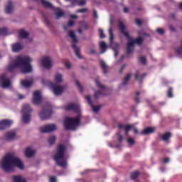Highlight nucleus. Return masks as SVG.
Here are the masks:
<instances>
[{
	"label": "nucleus",
	"mask_w": 182,
	"mask_h": 182,
	"mask_svg": "<svg viewBox=\"0 0 182 182\" xmlns=\"http://www.w3.org/2000/svg\"><path fill=\"white\" fill-rule=\"evenodd\" d=\"M167 97H169L171 99V97H173V87H169L167 90Z\"/></svg>",
	"instance_id": "nucleus-38"
},
{
	"label": "nucleus",
	"mask_w": 182,
	"mask_h": 182,
	"mask_svg": "<svg viewBox=\"0 0 182 182\" xmlns=\"http://www.w3.org/2000/svg\"><path fill=\"white\" fill-rule=\"evenodd\" d=\"M55 82H56L57 83H62V82L63 81V76L62 75V74H57L55 76Z\"/></svg>",
	"instance_id": "nucleus-33"
},
{
	"label": "nucleus",
	"mask_w": 182,
	"mask_h": 182,
	"mask_svg": "<svg viewBox=\"0 0 182 182\" xmlns=\"http://www.w3.org/2000/svg\"><path fill=\"white\" fill-rule=\"evenodd\" d=\"M65 110L67 112H70V110H73V112H75V113H80V107L77 104L70 103L66 106Z\"/></svg>",
	"instance_id": "nucleus-11"
},
{
	"label": "nucleus",
	"mask_w": 182,
	"mask_h": 182,
	"mask_svg": "<svg viewBox=\"0 0 182 182\" xmlns=\"http://www.w3.org/2000/svg\"><path fill=\"white\" fill-rule=\"evenodd\" d=\"M12 179L14 182H26V179L22 178L21 176H13Z\"/></svg>",
	"instance_id": "nucleus-29"
},
{
	"label": "nucleus",
	"mask_w": 182,
	"mask_h": 182,
	"mask_svg": "<svg viewBox=\"0 0 182 182\" xmlns=\"http://www.w3.org/2000/svg\"><path fill=\"white\" fill-rule=\"evenodd\" d=\"M156 32H157V33H159V35H164V33L166 31H164V29L159 28L156 29Z\"/></svg>",
	"instance_id": "nucleus-46"
},
{
	"label": "nucleus",
	"mask_w": 182,
	"mask_h": 182,
	"mask_svg": "<svg viewBox=\"0 0 182 182\" xmlns=\"http://www.w3.org/2000/svg\"><path fill=\"white\" fill-rule=\"evenodd\" d=\"M82 119V115L78 114L75 118L73 117H67L64 120V126L65 130H75L77 126L80 124V120Z\"/></svg>",
	"instance_id": "nucleus-5"
},
{
	"label": "nucleus",
	"mask_w": 182,
	"mask_h": 182,
	"mask_svg": "<svg viewBox=\"0 0 182 182\" xmlns=\"http://www.w3.org/2000/svg\"><path fill=\"white\" fill-rule=\"evenodd\" d=\"M73 25H75V21H70L68 22V26H73Z\"/></svg>",
	"instance_id": "nucleus-62"
},
{
	"label": "nucleus",
	"mask_w": 182,
	"mask_h": 182,
	"mask_svg": "<svg viewBox=\"0 0 182 182\" xmlns=\"http://www.w3.org/2000/svg\"><path fill=\"white\" fill-rule=\"evenodd\" d=\"M77 12L80 14H85V12H87V9H80L77 10Z\"/></svg>",
	"instance_id": "nucleus-49"
},
{
	"label": "nucleus",
	"mask_w": 182,
	"mask_h": 182,
	"mask_svg": "<svg viewBox=\"0 0 182 182\" xmlns=\"http://www.w3.org/2000/svg\"><path fill=\"white\" fill-rule=\"evenodd\" d=\"M31 113H32V108H31V105L26 104L23 106L22 110V121L25 124H28L31 122Z\"/></svg>",
	"instance_id": "nucleus-9"
},
{
	"label": "nucleus",
	"mask_w": 182,
	"mask_h": 182,
	"mask_svg": "<svg viewBox=\"0 0 182 182\" xmlns=\"http://www.w3.org/2000/svg\"><path fill=\"white\" fill-rule=\"evenodd\" d=\"M14 123L13 120L11 119H3L0 121V130H5L12 126Z\"/></svg>",
	"instance_id": "nucleus-10"
},
{
	"label": "nucleus",
	"mask_w": 182,
	"mask_h": 182,
	"mask_svg": "<svg viewBox=\"0 0 182 182\" xmlns=\"http://www.w3.org/2000/svg\"><path fill=\"white\" fill-rule=\"evenodd\" d=\"M78 5H80V6H83V5H86V1L85 0H81V1H78Z\"/></svg>",
	"instance_id": "nucleus-51"
},
{
	"label": "nucleus",
	"mask_w": 182,
	"mask_h": 182,
	"mask_svg": "<svg viewBox=\"0 0 182 182\" xmlns=\"http://www.w3.org/2000/svg\"><path fill=\"white\" fill-rule=\"evenodd\" d=\"M68 36L73 38L72 43H77V38H76V34H75L74 31H70Z\"/></svg>",
	"instance_id": "nucleus-32"
},
{
	"label": "nucleus",
	"mask_w": 182,
	"mask_h": 182,
	"mask_svg": "<svg viewBox=\"0 0 182 182\" xmlns=\"http://www.w3.org/2000/svg\"><path fill=\"white\" fill-rule=\"evenodd\" d=\"M39 117L41 120H48L52 117V105L49 102H46L43 106V110L40 112Z\"/></svg>",
	"instance_id": "nucleus-7"
},
{
	"label": "nucleus",
	"mask_w": 182,
	"mask_h": 182,
	"mask_svg": "<svg viewBox=\"0 0 182 182\" xmlns=\"http://www.w3.org/2000/svg\"><path fill=\"white\" fill-rule=\"evenodd\" d=\"M19 38L21 39H26L29 38V33L25 31L24 29H21L19 32Z\"/></svg>",
	"instance_id": "nucleus-28"
},
{
	"label": "nucleus",
	"mask_w": 182,
	"mask_h": 182,
	"mask_svg": "<svg viewBox=\"0 0 182 182\" xmlns=\"http://www.w3.org/2000/svg\"><path fill=\"white\" fill-rule=\"evenodd\" d=\"M42 65L45 69H51L52 68V61L49 57H45L42 59Z\"/></svg>",
	"instance_id": "nucleus-16"
},
{
	"label": "nucleus",
	"mask_w": 182,
	"mask_h": 182,
	"mask_svg": "<svg viewBox=\"0 0 182 182\" xmlns=\"http://www.w3.org/2000/svg\"><path fill=\"white\" fill-rule=\"evenodd\" d=\"M169 29H170L171 32H176V28H174L171 25L169 26Z\"/></svg>",
	"instance_id": "nucleus-57"
},
{
	"label": "nucleus",
	"mask_w": 182,
	"mask_h": 182,
	"mask_svg": "<svg viewBox=\"0 0 182 182\" xmlns=\"http://www.w3.org/2000/svg\"><path fill=\"white\" fill-rule=\"evenodd\" d=\"M43 18H44V22L46 25H47V26H52V23H50V21H48L46 16L43 15Z\"/></svg>",
	"instance_id": "nucleus-43"
},
{
	"label": "nucleus",
	"mask_w": 182,
	"mask_h": 182,
	"mask_svg": "<svg viewBox=\"0 0 182 182\" xmlns=\"http://www.w3.org/2000/svg\"><path fill=\"white\" fill-rule=\"evenodd\" d=\"M0 82L2 85V87H9L11 86V80L6 77V74H2L0 76Z\"/></svg>",
	"instance_id": "nucleus-13"
},
{
	"label": "nucleus",
	"mask_w": 182,
	"mask_h": 182,
	"mask_svg": "<svg viewBox=\"0 0 182 182\" xmlns=\"http://www.w3.org/2000/svg\"><path fill=\"white\" fill-rule=\"evenodd\" d=\"M118 127H119V129H123L124 127H126V125H123V124L119 123V124H118Z\"/></svg>",
	"instance_id": "nucleus-64"
},
{
	"label": "nucleus",
	"mask_w": 182,
	"mask_h": 182,
	"mask_svg": "<svg viewBox=\"0 0 182 182\" xmlns=\"http://www.w3.org/2000/svg\"><path fill=\"white\" fill-rule=\"evenodd\" d=\"M148 106L149 107H150V109H151L152 110L154 109V105H153V104H151V102L150 101H148Z\"/></svg>",
	"instance_id": "nucleus-55"
},
{
	"label": "nucleus",
	"mask_w": 182,
	"mask_h": 182,
	"mask_svg": "<svg viewBox=\"0 0 182 182\" xmlns=\"http://www.w3.org/2000/svg\"><path fill=\"white\" fill-rule=\"evenodd\" d=\"M49 182H58V178L55 176H49Z\"/></svg>",
	"instance_id": "nucleus-47"
},
{
	"label": "nucleus",
	"mask_w": 182,
	"mask_h": 182,
	"mask_svg": "<svg viewBox=\"0 0 182 182\" xmlns=\"http://www.w3.org/2000/svg\"><path fill=\"white\" fill-rule=\"evenodd\" d=\"M68 147L64 144H60L57 146L56 153L53 156V159L56 161L57 165L60 167H66L68 161L65 159V153H66Z\"/></svg>",
	"instance_id": "nucleus-4"
},
{
	"label": "nucleus",
	"mask_w": 182,
	"mask_h": 182,
	"mask_svg": "<svg viewBox=\"0 0 182 182\" xmlns=\"http://www.w3.org/2000/svg\"><path fill=\"white\" fill-rule=\"evenodd\" d=\"M134 76H135V80H139V83L141 84L143 83V79H144L146 76H147V74L144 73L140 77V72L139 71V70H137L136 71Z\"/></svg>",
	"instance_id": "nucleus-19"
},
{
	"label": "nucleus",
	"mask_w": 182,
	"mask_h": 182,
	"mask_svg": "<svg viewBox=\"0 0 182 182\" xmlns=\"http://www.w3.org/2000/svg\"><path fill=\"white\" fill-rule=\"evenodd\" d=\"M75 83H76V85L79 87L80 92L81 93H83V87L82 86V85H80V82H79V80H76Z\"/></svg>",
	"instance_id": "nucleus-41"
},
{
	"label": "nucleus",
	"mask_w": 182,
	"mask_h": 182,
	"mask_svg": "<svg viewBox=\"0 0 182 182\" xmlns=\"http://www.w3.org/2000/svg\"><path fill=\"white\" fill-rule=\"evenodd\" d=\"M65 68H66L67 69H70V63L66 62V63H65Z\"/></svg>",
	"instance_id": "nucleus-56"
},
{
	"label": "nucleus",
	"mask_w": 182,
	"mask_h": 182,
	"mask_svg": "<svg viewBox=\"0 0 182 182\" xmlns=\"http://www.w3.org/2000/svg\"><path fill=\"white\" fill-rule=\"evenodd\" d=\"M132 127H133L132 125H125V130L127 132H130V130L132 129Z\"/></svg>",
	"instance_id": "nucleus-53"
},
{
	"label": "nucleus",
	"mask_w": 182,
	"mask_h": 182,
	"mask_svg": "<svg viewBox=\"0 0 182 182\" xmlns=\"http://www.w3.org/2000/svg\"><path fill=\"white\" fill-rule=\"evenodd\" d=\"M90 53H91V55H96V53H97L96 49L92 48L90 50Z\"/></svg>",
	"instance_id": "nucleus-59"
},
{
	"label": "nucleus",
	"mask_w": 182,
	"mask_h": 182,
	"mask_svg": "<svg viewBox=\"0 0 182 182\" xmlns=\"http://www.w3.org/2000/svg\"><path fill=\"white\" fill-rule=\"evenodd\" d=\"M16 137V132L14 131H11L6 133V140L7 141H12V140H15Z\"/></svg>",
	"instance_id": "nucleus-17"
},
{
	"label": "nucleus",
	"mask_w": 182,
	"mask_h": 182,
	"mask_svg": "<svg viewBox=\"0 0 182 182\" xmlns=\"http://www.w3.org/2000/svg\"><path fill=\"white\" fill-rule=\"evenodd\" d=\"M14 167H17L20 170L25 168L23 162L19 158L15 156L14 153L6 154L1 161V168L4 171H14Z\"/></svg>",
	"instance_id": "nucleus-2"
},
{
	"label": "nucleus",
	"mask_w": 182,
	"mask_h": 182,
	"mask_svg": "<svg viewBox=\"0 0 182 182\" xmlns=\"http://www.w3.org/2000/svg\"><path fill=\"white\" fill-rule=\"evenodd\" d=\"M102 95H103V92L100 90H97L95 92L94 94V97L96 100H97V99H99V97L102 96Z\"/></svg>",
	"instance_id": "nucleus-39"
},
{
	"label": "nucleus",
	"mask_w": 182,
	"mask_h": 182,
	"mask_svg": "<svg viewBox=\"0 0 182 182\" xmlns=\"http://www.w3.org/2000/svg\"><path fill=\"white\" fill-rule=\"evenodd\" d=\"M119 28L121 33L124 35V36L129 41L127 43V54L130 55L131 53H133L134 52V46L139 45V46H141L143 43H144V39L141 36H138L136 39L132 38V36H130V33L127 31H126L127 27L124 23H123V21H119Z\"/></svg>",
	"instance_id": "nucleus-3"
},
{
	"label": "nucleus",
	"mask_w": 182,
	"mask_h": 182,
	"mask_svg": "<svg viewBox=\"0 0 182 182\" xmlns=\"http://www.w3.org/2000/svg\"><path fill=\"white\" fill-rule=\"evenodd\" d=\"M42 83L46 86H48L55 96H60V95H62V93H63L65 91V88H63V87L58 85V84H55L49 80H42Z\"/></svg>",
	"instance_id": "nucleus-6"
},
{
	"label": "nucleus",
	"mask_w": 182,
	"mask_h": 182,
	"mask_svg": "<svg viewBox=\"0 0 182 182\" xmlns=\"http://www.w3.org/2000/svg\"><path fill=\"white\" fill-rule=\"evenodd\" d=\"M6 35H8V28H0V36H6Z\"/></svg>",
	"instance_id": "nucleus-37"
},
{
	"label": "nucleus",
	"mask_w": 182,
	"mask_h": 182,
	"mask_svg": "<svg viewBox=\"0 0 182 182\" xmlns=\"http://www.w3.org/2000/svg\"><path fill=\"white\" fill-rule=\"evenodd\" d=\"M136 23L139 26H141V25H143V21H141V19H140V18H136Z\"/></svg>",
	"instance_id": "nucleus-48"
},
{
	"label": "nucleus",
	"mask_w": 182,
	"mask_h": 182,
	"mask_svg": "<svg viewBox=\"0 0 182 182\" xmlns=\"http://www.w3.org/2000/svg\"><path fill=\"white\" fill-rule=\"evenodd\" d=\"M41 2L43 4V6L45 7V8H49V9H51L53 7V6L52 5V4H50L49 1H46L45 0H41Z\"/></svg>",
	"instance_id": "nucleus-35"
},
{
	"label": "nucleus",
	"mask_w": 182,
	"mask_h": 182,
	"mask_svg": "<svg viewBox=\"0 0 182 182\" xmlns=\"http://www.w3.org/2000/svg\"><path fill=\"white\" fill-rule=\"evenodd\" d=\"M154 132H156V129H154V127H148L142 131L141 134L148 136V134H153Z\"/></svg>",
	"instance_id": "nucleus-20"
},
{
	"label": "nucleus",
	"mask_w": 182,
	"mask_h": 182,
	"mask_svg": "<svg viewBox=\"0 0 182 182\" xmlns=\"http://www.w3.org/2000/svg\"><path fill=\"white\" fill-rule=\"evenodd\" d=\"M85 99L86 100H87L88 105H90L91 107L93 108V112H95V113H97V112H99L102 108V105L95 107V105H93V101H92V97H90V95L86 96Z\"/></svg>",
	"instance_id": "nucleus-14"
},
{
	"label": "nucleus",
	"mask_w": 182,
	"mask_h": 182,
	"mask_svg": "<svg viewBox=\"0 0 182 182\" xmlns=\"http://www.w3.org/2000/svg\"><path fill=\"white\" fill-rule=\"evenodd\" d=\"M139 60L141 65H146L147 63V60L146 59V57L141 56L139 58Z\"/></svg>",
	"instance_id": "nucleus-40"
},
{
	"label": "nucleus",
	"mask_w": 182,
	"mask_h": 182,
	"mask_svg": "<svg viewBox=\"0 0 182 182\" xmlns=\"http://www.w3.org/2000/svg\"><path fill=\"white\" fill-rule=\"evenodd\" d=\"M109 45L114 53V58H117L119 56V47L120 44L118 43H114V35L113 34V27H110L109 29Z\"/></svg>",
	"instance_id": "nucleus-8"
},
{
	"label": "nucleus",
	"mask_w": 182,
	"mask_h": 182,
	"mask_svg": "<svg viewBox=\"0 0 182 182\" xmlns=\"http://www.w3.org/2000/svg\"><path fill=\"white\" fill-rule=\"evenodd\" d=\"M56 141V136H51L48 139V142L50 146H53L55 144V142Z\"/></svg>",
	"instance_id": "nucleus-34"
},
{
	"label": "nucleus",
	"mask_w": 182,
	"mask_h": 182,
	"mask_svg": "<svg viewBox=\"0 0 182 182\" xmlns=\"http://www.w3.org/2000/svg\"><path fill=\"white\" fill-rule=\"evenodd\" d=\"M21 86H23V87H26V89H28L33 85V81L21 80Z\"/></svg>",
	"instance_id": "nucleus-27"
},
{
	"label": "nucleus",
	"mask_w": 182,
	"mask_h": 182,
	"mask_svg": "<svg viewBox=\"0 0 182 182\" xmlns=\"http://www.w3.org/2000/svg\"><path fill=\"white\" fill-rule=\"evenodd\" d=\"M33 103L34 105H41L42 103V95L41 92L35 91L33 93Z\"/></svg>",
	"instance_id": "nucleus-15"
},
{
	"label": "nucleus",
	"mask_w": 182,
	"mask_h": 182,
	"mask_svg": "<svg viewBox=\"0 0 182 182\" xmlns=\"http://www.w3.org/2000/svg\"><path fill=\"white\" fill-rule=\"evenodd\" d=\"M134 100L137 104L140 103V99L139 98V97H134Z\"/></svg>",
	"instance_id": "nucleus-63"
},
{
	"label": "nucleus",
	"mask_w": 182,
	"mask_h": 182,
	"mask_svg": "<svg viewBox=\"0 0 182 182\" xmlns=\"http://www.w3.org/2000/svg\"><path fill=\"white\" fill-rule=\"evenodd\" d=\"M11 49L15 53L21 52L23 49V46L19 43H16L11 45Z\"/></svg>",
	"instance_id": "nucleus-18"
},
{
	"label": "nucleus",
	"mask_w": 182,
	"mask_h": 182,
	"mask_svg": "<svg viewBox=\"0 0 182 182\" xmlns=\"http://www.w3.org/2000/svg\"><path fill=\"white\" fill-rule=\"evenodd\" d=\"M124 58H125L124 55H122V57L118 60V63H122V62H123V60H124Z\"/></svg>",
	"instance_id": "nucleus-60"
},
{
	"label": "nucleus",
	"mask_w": 182,
	"mask_h": 182,
	"mask_svg": "<svg viewBox=\"0 0 182 182\" xmlns=\"http://www.w3.org/2000/svg\"><path fill=\"white\" fill-rule=\"evenodd\" d=\"M139 176H140V172L139 171H134L131 173L130 178L134 182H139Z\"/></svg>",
	"instance_id": "nucleus-22"
},
{
	"label": "nucleus",
	"mask_w": 182,
	"mask_h": 182,
	"mask_svg": "<svg viewBox=\"0 0 182 182\" xmlns=\"http://www.w3.org/2000/svg\"><path fill=\"white\" fill-rule=\"evenodd\" d=\"M71 47L73 48V49H74V52L77 56V58H78L79 59H82V57L80 56V48L77 46L76 44H72Z\"/></svg>",
	"instance_id": "nucleus-24"
},
{
	"label": "nucleus",
	"mask_w": 182,
	"mask_h": 182,
	"mask_svg": "<svg viewBox=\"0 0 182 182\" xmlns=\"http://www.w3.org/2000/svg\"><path fill=\"white\" fill-rule=\"evenodd\" d=\"M76 4H79V0H71V4L73 5V6H75Z\"/></svg>",
	"instance_id": "nucleus-54"
},
{
	"label": "nucleus",
	"mask_w": 182,
	"mask_h": 182,
	"mask_svg": "<svg viewBox=\"0 0 182 182\" xmlns=\"http://www.w3.org/2000/svg\"><path fill=\"white\" fill-rule=\"evenodd\" d=\"M32 58L28 56H17L16 60L8 67L9 72L14 73L16 69H21L22 73H31L32 72V65H31Z\"/></svg>",
	"instance_id": "nucleus-1"
},
{
	"label": "nucleus",
	"mask_w": 182,
	"mask_h": 182,
	"mask_svg": "<svg viewBox=\"0 0 182 182\" xmlns=\"http://www.w3.org/2000/svg\"><path fill=\"white\" fill-rule=\"evenodd\" d=\"M6 14H12L14 12V4H12V1L9 0L7 5L6 6Z\"/></svg>",
	"instance_id": "nucleus-21"
},
{
	"label": "nucleus",
	"mask_w": 182,
	"mask_h": 182,
	"mask_svg": "<svg viewBox=\"0 0 182 182\" xmlns=\"http://www.w3.org/2000/svg\"><path fill=\"white\" fill-rule=\"evenodd\" d=\"M169 161H170V158L166 157L164 159V164H167V163H169Z\"/></svg>",
	"instance_id": "nucleus-58"
},
{
	"label": "nucleus",
	"mask_w": 182,
	"mask_h": 182,
	"mask_svg": "<svg viewBox=\"0 0 182 182\" xmlns=\"http://www.w3.org/2000/svg\"><path fill=\"white\" fill-rule=\"evenodd\" d=\"M100 66L103 70V74L107 75L109 73V66L106 65V63H105L102 60H100Z\"/></svg>",
	"instance_id": "nucleus-26"
},
{
	"label": "nucleus",
	"mask_w": 182,
	"mask_h": 182,
	"mask_svg": "<svg viewBox=\"0 0 182 182\" xmlns=\"http://www.w3.org/2000/svg\"><path fill=\"white\" fill-rule=\"evenodd\" d=\"M25 156L28 157V159H31L35 156V151L32 150L31 148H27L25 150Z\"/></svg>",
	"instance_id": "nucleus-25"
},
{
	"label": "nucleus",
	"mask_w": 182,
	"mask_h": 182,
	"mask_svg": "<svg viewBox=\"0 0 182 182\" xmlns=\"http://www.w3.org/2000/svg\"><path fill=\"white\" fill-rule=\"evenodd\" d=\"M58 129V127L55 124H48L47 126L41 128V133H52Z\"/></svg>",
	"instance_id": "nucleus-12"
},
{
	"label": "nucleus",
	"mask_w": 182,
	"mask_h": 182,
	"mask_svg": "<svg viewBox=\"0 0 182 182\" xmlns=\"http://www.w3.org/2000/svg\"><path fill=\"white\" fill-rule=\"evenodd\" d=\"M127 143H129V146H134V144H136V141L133 138H128Z\"/></svg>",
	"instance_id": "nucleus-42"
},
{
	"label": "nucleus",
	"mask_w": 182,
	"mask_h": 182,
	"mask_svg": "<svg viewBox=\"0 0 182 182\" xmlns=\"http://www.w3.org/2000/svg\"><path fill=\"white\" fill-rule=\"evenodd\" d=\"M117 135L119 136V143H122V141H123V136H122L120 132H118Z\"/></svg>",
	"instance_id": "nucleus-52"
},
{
	"label": "nucleus",
	"mask_w": 182,
	"mask_h": 182,
	"mask_svg": "<svg viewBox=\"0 0 182 182\" xmlns=\"http://www.w3.org/2000/svg\"><path fill=\"white\" fill-rule=\"evenodd\" d=\"M99 33H100V38L101 39H103V38H106V36H105V33L103 31V29L100 28L99 29Z\"/></svg>",
	"instance_id": "nucleus-44"
},
{
	"label": "nucleus",
	"mask_w": 182,
	"mask_h": 182,
	"mask_svg": "<svg viewBox=\"0 0 182 182\" xmlns=\"http://www.w3.org/2000/svg\"><path fill=\"white\" fill-rule=\"evenodd\" d=\"M100 48L101 49L100 53H105L107 49V45H106L105 41H101L100 43Z\"/></svg>",
	"instance_id": "nucleus-31"
},
{
	"label": "nucleus",
	"mask_w": 182,
	"mask_h": 182,
	"mask_svg": "<svg viewBox=\"0 0 182 182\" xmlns=\"http://www.w3.org/2000/svg\"><path fill=\"white\" fill-rule=\"evenodd\" d=\"M93 16L95 19H97V11H96V10H94Z\"/></svg>",
	"instance_id": "nucleus-61"
},
{
	"label": "nucleus",
	"mask_w": 182,
	"mask_h": 182,
	"mask_svg": "<svg viewBox=\"0 0 182 182\" xmlns=\"http://www.w3.org/2000/svg\"><path fill=\"white\" fill-rule=\"evenodd\" d=\"M159 137H161L163 141H168L170 139H171V132H166L164 135L159 134Z\"/></svg>",
	"instance_id": "nucleus-23"
},
{
	"label": "nucleus",
	"mask_w": 182,
	"mask_h": 182,
	"mask_svg": "<svg viewBox=\"0 0 182 182\" xmlns=\"http://www.w3.org/2000/svg\"><path fill=\"white\" fill-rule=\"evenodd\" d=\"M55 15L57 18H60V16H65V12L60 10L55 13Z\"/></svg>",
	"instance_id": "nucleus-45"
},
{
	"label": "nucleus",
	"mask_w": 182,
	"mask_h": 182,
	"mask_svg": "<svg viewBox=\"0 0 182 182\" xmlns=\"http://www.w3.org/2000/svg\"><path fill=\"white\" fill-rule=\"evenodd\" d=\"M95 82L97 85V87H99V89H102V90H105V89H106V87L105 85H102V83H100L99 82V80L95 79Z\"/></svg>",
	"instance_id": "nucleus-36"
},
{
	"label": "nucleus",
	"mask_w": 182,
	"mask_h": 182,
	"mask_svg": "<svg viewBox=\"0 0 182 182\" xmlns=\"http://www.w3.org/2000/svg\"><path fill=\"white\" fill-rule=\"evenodd\" d=\"M127 67V64H124L122 67L121 69L119 70V73L122 75V73H123V71L124 70V69H126V68Z\"/></svg>",
	"instance_id": "nucleus-50"
},
{
	"label": "nucleus",
	"mask_w": 182,
	"mask_h": 182,
	"mask_svg": "<svg viewBox=\"0 0 182 182\" xmlns=\"http://www.w3.org/2000/svg\"><path fill=\"white\" fill-rule=\"evenodd\" d=\"M130 79H132V73L127 74V77L124 79V82L121 83V86H127Z\"/></svg>",
	"instance_id": "nucleus-30"
}]
</instances>
